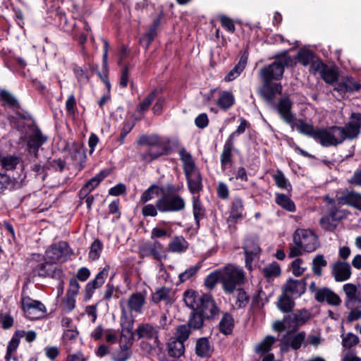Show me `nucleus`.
Instances as JSON below:
<instances>
[{
  "instance_id": "obj_8",
  "label": "nucleus",
  "mask_w": 361,
  "mask_h": 361,
  "mask_svg": "<svg viewBox=\"0 0 361 361\" xmlns=\"http://www.w3.org/2000/svg\"><path fill=\"white\" fill-rule=\"evenodd\" d=\"M342 133L340 126H337L317 128L314 140L324 147L337 146L343 142Z\"/></svg>"
},
{
  "instance_id": "obj_12",
  "label": "nucleus",
  "mask_w": 361,
  "mask_h": 361,
  "mask_svg": "<svg viewBox=\"0 0 361 361\" xmlns=\"http://www.w3.org/2000/svg\"><path fill=\"white\" fill-rule=\"evenodd\" d=\"M361 128V114L353 113L350 117L349 122L345 127H341L343 141L346 139L353 140L360 133Z\"/></svg>"
},
{
  "instance_id": "obj_34",
  "label": "nucleus",
  "mask_w": 361,
  "mask_h": 361,
  "mask_svg": "<svg viewBox=\"0 0 361 361\" xmlns=\"http://www.w3.org/2000/svg\"><path fill=\"white\" fill-rule=\"evenodd\" d=\"M185 352L184 343L174 338H171L168 343V353L169 356L175 358L181 357Z\"/></svg>"
},
{
  "instance_id": "obj_58",
  "label": "nucleus",
  "mask_w": 361,
  "mask_h": 361,
  "mask_svg": "<svg viewBox=\"0 0 361 361\" xmlns=\"http://www.w3.org/2000/svg\"><path fill=\"white\" fill-rule=\"evenodd\" d=\"M232 161V149L224 147L221 154L220 161L221 166L223 170L227 169L228 166L231 163Z\"/></svg>"
},
{
  "instance_id": "obj_46",
  "label": "nucleus",
  "mask_w": 361,
  "mask_h": 361,
  "mask_svg": "<svg viewBox=\"0 0 361 361\" xmlns=\"http://www.w3.org/2000/svg\"><path fill=\"white\" fill-rule=\"evenodd\" d=\"M171 289L166 287L158 288L152 296V300L155 303L161 301L169 302L170 300Z\"/></svg>"
},
{
  "instance_id": "obj_42",
  "label": "nucleus",
  "mask_w": 361,
  "mask_h": 361,
  "mask_svg": "<svg viewBox=\"0 0 361 361\" xmlns=\"http://www.w3.org/2000/svg\"><path fill=\"white\" fill-rule=\"evenodd\" d=\"M158 91L157 89L152 90L147 96L143 99L142 102L137 107V111L141 114L145 113L148 111L153 101L157 96Z\"/></svg>"
},
{
  "instance_id": "obj_50",
  "label": "nucleus",
  "mask_w": 361,
  "mask_h": 361,
  "mask_svg": "<svg viewBox=\"0 0 361 361\" xmlns=\"http://www.w3.org/2000/svg\"><path fill=\"white\" fill-rule=\"evenodd\" d=\"M221 283V275L220 269L210 273L204 279V285L208 289H214L217 283Z\"/></svg>"
},
{
  "instance_id": "obj_48",
  "label": "nucleus",
  "mask_w": 361,
  "mask_h": 361,
  "mask_svg": "<svg viewBox=\"0 0 361 361\" xmlns=\"http://www.w3.org/2000/svg\"><path fill=\"white\" fill-rule=\"evenodd\" d=\"M0 97L10 108L20 109V104L17 99L8 90H1Z\"/></svg>"
},
{
  "instance_id": "obj_64",
  "label": "nucleus",
  "mask_w": 361,
  "mask_h": 361,
  "mask_svg": "<svg viewBox=\"0 0 361 361\" xmlns=\"http://www.w3.org/2000/svg\"><path fill=\"white\" fill-rule=\"evenodd\" d=\"M298 62L303 65L307 66L312 59V54L309 51H300L297 56Z\"/></svg>"
},
{
  "instance_id": "obj_45",
  "label": "nucleus",
  "mask_w": 361,
  "mask_h": 361,
  "mask_svg": "<svg viewBox=\"0 0 361 361\" xmlns=\"http://www.w3.org/2000/svg\"><path fill=\"white\" fill-rule=\"evenodd\" d=\"M281 267L276 262H273L266 265L263 269L262 273L268 279L278 277L281 275Z\"/></svg>"
},
{
  "instance_id": "obj_33",
  "label": "nucleus",
  "mask_w": 361,
  "mask_h": 361,
  "mask_svg": "<svg viewBox=\"0 0 361 361\" xmlns=\"http://www.w3.org/2000/svg\"><path fill=\"white\" fill-rule=\"evenodd\" d=\"M164 190V185L159 186L153 184L148 189L145 190L140 196V202L142 203H146L155 197H161Z\"/></svg>"
},
{
  "instance_id": "obj_39",
  "label": "nucleus",
  "mask_w": 361,
  "mask_h": 361,
  "mask_svg": "<svg viewBox=\"0 0 361 361\" xmlns=\"http://www.w3.org/2000/svg\"><path fill=\"white\" fill-rule=\"evenodd\" d=\"M20 157L16 155H7L1 157V164L6 171L14 170L20 162Z\"/></svg>"
},
{
  "instance_id": "obj_18",
  "label": "nucleus",
  "mask_w": 361,
  "mask_h": 361,
  "mask_svg": "<svg viewBox=\"0 0 361 361\" xmlns=\"http://www.w3.org/2000/svg\"><path fill=\"white\" fill-rule=\"evenodd\" d=\"M346 215L347 213L345 211L332 209L321 219L320 224L324 229L332 231Z\"/></svg>"
},
{
  "instance_id": "obj_27",
  "label": "nucleus",
  "mask_w": 361,
  "mask_h": 361,
  "mask_svg": "<svg viewBox=\"0 0 361 361\" xmlns=\"http://www.w3.org/2000/svg\"><path fill=\"white\" fill-rule=\"evenodd\" d=\"M146 302L145 295L140 292L131 294L127 300V307L130 312L141 314Z\"/></svg>"
},
{
  "instance_id": "obj_30",
  "label": "nucleus",
  "mask_w": 361,
  "mask_h": 361,
  "mask_svg": "<svg viewBox=\"0 0 361 361\" xmlns=\"http://www.w3.org/2000/svg\"><path fill=\"white\" fill-rule=\"evenodd\" d=\"M244 210L242 200L239 197L234 198L231 202L228 221L236 222L238 220L243 219L245 216Z\"/></svg>"
},
{
  "instance_id": "obj_60",
  "label": "nucleus",
  "mask_w": 361,
  "mask_h": 361,
  "mask_svg": "<svg viewBox=\"0 0 361 361\" xmlns=\"http://www.w3.org/2000/svg\"><path fill=\"white\" fill-rule=\"evenodd\" d=\"M75 25V21L72 20V22H69L65 14H61L59 16V26L63 32L70 33Z\"/></svg>"
},
{
  "instance_id": "obj_53",
  "label": "nucleus",
  "mask_w": 361,
  "mask_h": 361,
  "mask_svg": "<svg viewBox=\"0 0 361 361\" xmlns=\"http://www.w3.org/2000/svg\"><path fill=\"white\" fill-rule=\"evenodd\" d=\"M250 300V297L243 288L237 289L236 300L235 307L237 309H242L247 306Z\"/></svg>"
},
{
  "instance_id": "obj_29",
  "label": "nucleus",
  "mask_w": 361,
  "mask_h": 361,
  "mask_svg": "<svg viewBox=\"0 0 361 361\" xmlns=\"http://www.w3.org/2000/svg\"><path fill=\"white\" fill-rule=\"evenodd\" d=\"M311 318V312L302 309L295 311L294 313L288 315V319L290 321V327L296 328L305 324Z\"/></svg>"
},
{
  "instance_id": "obj_15",
  "label": "nucleus",
  "mask_w": 361,
  "mask_h": 361,
  "mask_svg": "<svg viewBox=\"0 0 361 361\" xmlns=\"http://www.w3.org/2000/svg\"><path fill=\"white\" fill-rule=\"evenodd\" d=\"M331 274L336 282H343L351 277L352 269L348 262L337 260L331 266Z\"/></svg>"
},
{
  "instance_id": "obj_10",
  "label": "nucleus",
  "mask_w": 361,
  "mask_h": 361,
  "mask_svg": "<svg viewBox=\"0 0 361 361\" xmlns=\"http://www.w3.org/2000/svg\"><path fill=\"white\" fill-rule=\"evenodd\" d=\"M133 335L131 332L122 331L119 338V348L112 353V359L114 361H126L132 354Z\"/></svg>"
},
{
  "instance_id": "obj_24",
  "label": "nucleus",
  "mask_w": 361,
  "mask_h": 361,
  "mask_svg": "<svg viewBox=\"0 0 361 361\" xmlns=\"http://www.w3.org/2000/svg\"><path fill=\"white\" fill-rule=\"evenodd\" d=\"M22 308L27 314H40L41 315L46 312V307L39 301L35 300L28 296L23 297L21 299Z\"/></svg>"
},
{
  "instance_id": "obj_41",
  "label": "nucleus",
  "mask_w": 361,
  "mask_h": 361,
  "mask_svg": "<svg viewBox=\"0 0 361 361\" xmlns=\"http://www.w3.org/2000/svg\"><path fill=\"white\" fill-rule=\"evenodd\" d=\"M235 98L230 92H224L218 99L217 105L223 110L226 111L234 104Z\"/></svg>"
},
{
  "instance_id": "obj_32",
  "label": "nucleus",
  "mask_w": 361,
  "mask_h": 361,
  "mask_svg": "<svg viewBox=\"0 0 361 361\" xmlns=\"http://www.w3.org/2000/svg\"><path fill=\"white\" fill-rule=\"evenodd\" d=\"M247 62V56L243 54L237 64L227 73L224 78L226 82H231L237 78L244 71Z\"/></svg>"
},
{
  "instance_id": "obj_63",
  "label": "nucleus",
  "mask_w": 361,
  "mask_h": 361,
  "mask_svg": "<svg viewBox=\"0 0 361 361\" xmlns=\"http://www.w3.org/2000/svg\"><path fill=\"white\" fill-rule=\"evenodd\" d=\"M13 325V318L8 313L0 312V326L8 329Z\"/></svg>"
},
{
  "instance_id": "obj_11",
  "label": "nucleus",
  "mask_w": 361,
  "mask_h": 361,
  "mask_svg": "<svg viewBox=\"0 0 361 361\" xmlns=\"http://www.w3.org/2000/svg\"><path fill=\"white\" fill-rule=\"evenodd\" d=\"M139 253L142 257H152L157 261L166 257L164 245L158 240L142 243L139 247Z\"/></svg>"
},
{
  "instance_id": "obj_14",
  "label": "nucleus",
  "mask_w": 361,
  "mask_h": 361,
  "mask_svg": "<svg viewBox=\"0 0 361 361\" xmlns=\"http://www.w3.org/2000/svg\"><path fill=\"white\" fill-rule=\"evenodd\" d=\"M245 255V266L251 270L252 263L255 257L260 253L259 239L257 237H249L245 240L243 247Z\"/></svg>"
},
{
  "instance_id": "obj_52",
  "label": "nucleus",
  "mask_w": 361,
  "mask_h": 361,
  "mask_svg": "<svg viewBox=\"0 0 361 361\" xmlns=\"http://www.w3.org/2000/svg\"><path fill=\"white\" fill-rule=\"evenodd\" d=\"M276 202L288 212H294L295 210V204L287 195L277 194Z\"/></svg>"
},
{
  "instance_id": "obj_7",
  "label": "nucleus",
  "mask_w": 361,
  "mask_h": 361,
  "mask_svg": "<svg viewBox=\"0 0 361 361\" xmlns=\"http://www.w3.org/2000/svg\"><path fill=\"white\" fill-rule=\"evenodd\" d=\"M342 290L345 293L344 305L350 310L347 320L352 322L361 318V307H355V303L361 304V295H355L356 285L352 283H348L343 286Z\"/></svg>"
},
{
  "instance_id": "obj_20",
  "label": "nucleus",
  "mask_w": 361,
  "mask_h": 361,
  "mask_svg": "<svg viewBox=\"0 0 361 361\" xmlns=\"http://www.w3.org/2000/svg\"><path fill=\"white\" fill-rule=\"evenodd\" d=\"M109 267L106 266L102 269L94 277V279L89 281L85 286V298L90 299L94 291L100 288L105 282L109 275Z\"/></svg>"
},
{
  "instance_id": "obj_6",
  "label": "nucleus",
  "mask_w": 361,
  "mask_h": 361,
  "mask_svg": "<svg viewBox=\"0 0 361 361\" xmlns=\"http://www.w3.org/2000/svg\"><path fill=\"white\" fill-rule=\"evenodd\" d=\"M221 275V285L223 290L227 294H232L237 286L245 282V272L242 268L228 264L220 269Z\"/></svg>"
},
{
  "instance_id": "obj_5",
  "label": "nucleus",
  "mask_w": 361,
  "mask_h": 361,
  "mask_svg": "<svg viewBox=\"0 0 361 361\" xmlns=\"http://www.w3.org/2000/svg\"><path fill=\"white\" fill-rule=\"evenodd\" d=\"M178 189L171 184L164 185L163 194L158 198L160 212H177L185 209V200L178 194Z\"/></svg>"
},
{
  "instance_id": "obj_22",
  "label": "nucleus",
  "mask_w": 361,
  "mask_h": 361,
  "mask_svg": "<svg viewBox=\"0 0 361 361\" xmlns=\"http://www.w3.org/2000/svg\"><path fill=\"white\" fill-rule=\"evenodd\" d=\"M315 299L319 302H327L331 306H339L342 300L339 295L329 288H323L317 290Z\"/></svg>"
},
{
  "instance_id": "obj_47",
  "label": "nucleus",
  "mask_w": 361,
  "mask_h": 361,
  "mask_svg": "<svg viewBox=\"0 0 361 361\" xmlns=\"http://www.w3.org/2000/svg\"><path fill=\"white\" fill-rule=\"evenodd\" d=\"M137 143L140 145L159 146L162 143L160 137L157 135H142L140 136Z\"/></svg>"
},
{
  "instance_id": "obj_35",
  "label": "nucleus",
  "mask_w": 361,
  "mask_h": 361,
  "mask_svg": "<svg viewBox=\"0 0 361 361\" xmlns=\"http://www.w3.org/2000/svg\"><path fill=\"white\" fill-rule=\"evenodd\" d=\"M294 298L282 291L277 301L278 308L283 312H290L295 306Z\"/></svg>"
},
{
  "instance_id": "obj_49",
  "label": "nucleus",
  "mask_w": 361,
  "mask_h": 361,
  "mask_svg": "<svg viewBox=\"0 0 361 361\" xmlns=\"http://www.w3.org/2000/svg\"><path fill=\"white\" fill-rule=\"evenodd\" d=\"M204 319H206L198 311H194L191 314L188 325L193 329H199L202 327Z\"/></svg>"
},
{
  "instance_id": "obj_21",
  "label": "nucleus",
  "mask_w": 361,
  "mask_h": 361,
  "mask_svg": "<svg viewBox=\"0 0 361 361\" xmlns=\"http://www.w3.org/2000/svg\"><path fill=\"white\" fill-rule=\"evenodd\" d=\"M179 156L183 164V169L187 180H192V178L198 175V171L192 155L190 152H187L185 148H182L179 151Z\"/></svg>"
},
{
  "instance_id": "obj_17",
  "label": "nucleus",
  "mask_w": 361,
  "mask_h": 361,
  "mask_svg": "<svg viewBox=\"0 0 361 361\" xmlns=\"http://www.w3.org/2000/svg\"><path fill=\"white\" fill-rule=\"evenodd\" d=\"M293 102L288 97L281 98L275 105L281 118L289 125H293L295 116L292 112Z\"/></svg>"
},
{
  "instance_id": "obj_54",
  "label": "nucleus",
  "mask_w": 361,
  "mask_h": 361,
  "mask_svg": "<svg viewBox=\"0 0 361 361\" xmlns=\"http://www.w3.org/2000/svg\"><path fill=\"white\" fill-rule=\"evenodd\" d=\"M102 248L103 245L102 242L98 239L94 240L90 246L89 258L92 261L98 259L100 257Z\"/></svg>"
},
{
  "instance_id": "obj_37",
  "label": "nucleus",
  "mask_w": 361,
  "mask_h": 361,
  "mask_svg": "<svg viewBox=\"0 0 361 361\" xmlns=\"http://www.w3.org/2000/svg\"><path fill=\"white\" fill-rule=\"evenodd\" d=\"M219 326L221 333L224 335L231 334L234 328V319L233 316L228 312L224 313Z\"/></svg>"
},
{
  "instance_id": "obj_23",
  "label": "nucleus",
  "mask_w": 361,
  "mask_h": 361,
  "mask_svg": "<svg viewBox=\"0 0 361 361\" xmlns=\"http://www.w3.org/2000/svg\"><path fill=\"white\" fill-rule=\"evenodd\" d=\"M306 283L305 280H295L290 279L283 286L282 291L290 295L292 298H297L302 295L306 290Z\"/></svg>"
},
{
  "instance_id": "obj_16",
  "label": "nucleus",
  "mask_w": 361,
  "mask_h": 361,
  "mask_svg": "<svg viewBox=\"0 0 361 361\" xmlns=\"http://www.w3.org/2000/svg\"><path fill=\"white\" fill-rule=\"evenodd\" d=\"M54 264L51 262L37 264L32 269L33 274L41 277L60 278L63 271Z\"/></svg>"
},
{
  "instance_id": "obj_9",
  "label": "nucleus",
  "mask_w": 361,
  "mask_h": 361,
  "mask_svg": "<svg viewBox=\"0 0 361 361\" xmlns=\"http://www.w3.org/2000/svg\"><path fill=\"white\" fill-rule=\"evenodd\" d=\"M73 254L72 249L65 241L52 244L45 252L47 259L54 264L66 262Z\"/></svg>"
},
{
  "instance_id": "obj_1",
  "label": "nucleus",
  "mask_w": 361,
  "mask_h": 361,
  "mask_svg": "<svg viewBox=\"0 0 361 361\" xmlns=\"http://www.w3.org/2000/svg\"><path fill=\"white\" fill-rule=\"evenodd\" d=\"M275 61L271 64L260 70L259 75L262 80V86L259 90L262 97L268 103L273 102L277 94L282 92V85L280 81L283 75L284 68L291 62V58L286 52L276 55Z\"/></svg>"
},
{
  "instance_id": "obj_62",
  "label": "nucleus",
  "mask_w": 361,
  "mask_h": 361,
  "mask_svg": "<svg viewBox=\"0 0 361 361\" xmlns=\"http://www.w3.org/2000/svg\"><path fill=\"white\" fill-rule=\"evenodd\" d=\"M99 183V182H86L85 185L80 189L79 192V197L80 199L85 198L91 191L97 188Z\"/></svg>"
},
{
  "instance_id": "obj_40",
  "label": "nucleus",
  "mask_w": 361,
  "mask_h": 361,
  "mask_svg": "<svg viewBox=\"0 0 361 361\" xmlns=\"http://www.w3.org/2000/svg\"><path fill=\"white\" fill-rule=\"evenodd\" d=\"M195 351L199 357H208L210 355L211 351V348L208 339L206 338H201L197 340Z\"/></svg>"
},
{
  "instance_id": "obj_51",
  "label": "nucleus",
  "mask_w": 361,
  "mask_h": 361,
  "mask_svg": "<svg viewBox=\"0 0 361 361\" xmlns=\"http://www.w3.org/2000/svg\"><path fill=\"white\" fill-rule=\"evenodd\" d=\"M275 341L276 338L274 336H267L264 339L256 346V353L258 354H264L268 352Z\"/></svg>"
},
{
  "instance_id": "obj_13",
  "label": "nucleus",
  "mask_w": 361,
  "mask_h": 361,
  "mask_svg": "<svg viewBox=\"0 0 361 361\" xmlns=\"http://www.w3.org/2000/svg\"><path fill=\"white\" fill-rule=\"evenodd\" d=\"M47 137L44 135L38 127H35L27 137V152L35 159L38 157L39 149L47 142Z\"/></svg>"
},
{
  "instance_id": "obj_44",
  "label": "nucleus",
  "mask_w": 361,
  "mask_h": 361,
  "mask_svg": "<svg viewBox=\"0 0 361 361\" xmlns=\"http://www.w3.org/2000/svg\"><path fill=\"white\" fill-rule=\"evenodd\" d=\"M327 261L325 259L323 255H317L312 259V269L314 275L320 276L322 275L323 267H326Z\"/></svg>"
},
{
  "instance_id": "obj_38",
  "label": "nucleus",
  "mask_w": 361,
  "mask_h": 361,
  "mask_svg": "<svg viewBox=\"0 0 361 361\" xmlns=\"http://www.w3.org/2000/svg\"><path fill=\"white\" fill-rule=\"evenodd\" d=\"M305 333L304 331H300L289 336L283 343V345L290 346L293 350H298L300 348L302 345L305 343Z\"/></svg>"
},
{
  "instance_id": "obj_36",
  "label": "nucleus",
  "mask_w": 361,
  "mask_h": 361,
  "mask_svg": "<svg viewBox=\"0 0 361 361\" xmlns=\"http://www.w3.org/2000/svg\"><path fill=\"white\" fill-rule=\"evenodd\" d=\"M290 126L292 127L295 126L300 133L314 140L317 128L315 129L312 124L307 123L303 119H299L295 124L293 123V125Z\"/></svg>"
},
{
  "instance_id": "obj_28",
  "label": "nucleus",
  "mask_w": 361,
  "mask_h": 361,
  "mask_svg": "<svg viewBox=\"0 0 361 361\" xmlns=\"http://www.w3.org/2000/svg\"><path fill=\"white\" fill-rule=\"evenodd\" d=\"M70 153L75 167L80 170L83 169L87 159L85 149L80 145L74 143L70 149Z\"/></svg>"
},
{
  "instance_id": "obj_59",
  "label": "nucleus",
  "mask_w": 361,
  "mask_h": 361,
  "mask_svg": "<svg viewBox=\"0 0 361 361\" xmlns=\"http://www.w3.org/2000/svg\"><path fill=\"white\" fill-rule=\"evenodd\" d=\"M158 212H159V209L158 207V199L157 200L155 204H147L145 205L142 209V214L144 216H157L158 214Z\"/></svg>"
},
{
  "instance_id": "obj_2",
  "label": "nucleus",
  "mask_w": 361,
  "mask_h": 361,
  "mask_svg": "<svg viewBox=\"0 0 361 361\" xmlns=\"http://www.w3.org/2000/svg\"><path fill=\"white\" fill-rule=\"evenodd\" d=\"M183 300L188 307L200 312L206 319H214L219 315L220 308L209 293L200 294L193 290H188L183 294Z\"/></svg>"
},
{
  "instance_id": "obj_25",
  "label": "nucleus",
  "mask_w": 361,
  "mask_h": 361,
  "mask_svg": "<svg viewBox=\"0 0 361 361\" xmlns=\"http://www.w3.org/2000/svg\"><path fill=\"white\" fill-rule=\"evenodd\" d=\"M338 203L351 205L361 209V195L353 191L342 190L336 195Z\"/></svg>"
},
{
  "instance_id": "obj_43",
  "label": "nucleus",
  "mask_w": 361,
  "mask_h": 361,
  "mask_svg": "<svg viewBox=\"0 0 361 361\" xmlns=\"http://www.w3.org/2000/svg\"><path fill=\"white\" fill-rule=\"evenodd\" d=\"M192 208H193V215L195 219V221L197 225H199V222L201 219H202L205 214V210L202 207L201 202L200 201L199 196H193L192 198Z\"/></svg>"
},
{
  "instance_id": "obj_55",
  "label": "nucleus",
  "mask_w": 361,
  "mask_h": 361,
  "mask_svg": "<svg viewBox=\"0 0 361 361\" xmlns=\"http://www.w3.org/2000/svg\"><path fill=\"white\" fill-rule=\"evenodd\" d=\"M201 264L198 263L194 266H192L187 269L185 271L182 272L179 274L180 281L183 283L189 279H190L193 276H195L198 270L200 269Z\"/></svg>"
},
{
  "instance_id": "obj_57",
  "label": "nucleus",
  "mask_w": 361,
  "mask_h": 361,
  "mask_svg": "<svg viewBox=\"0 0 361 361\" xmlns=\"http://www.w3.org/2000/svg\"><path fill=\"white\" fill-rule=\"evenodd\" d=\"M190 327L188 324L180 325L177 328L175 338L176 339L184 343L190 334Z\"/></svg>"
},
{
  "instance_id": "obj_61",
  "label": "nucleus",
  "mask_w": 361,
  "mask_h": 361,
  "mask_svg": "<svg viewBox=\"0 0 361 361\" xmlns=\"http://www.w3.org/2000/svg\"><path fill=\"white\" fill-rule=\"evenodd\" d=\"M303 260L300 258H297L291 263L293 274L295 276H301L306 270V267H302Z\"/></svg>"
},
{
  "instance_id": "obj_31",
  "label": "nucleus",
  "mask_w": 361,
  "mask_h": 361,
  "mask_svg": "<svg viewBox=\"0 0 361 361\" xmlns=\"http://www.w3.org/2000/svg\"><path fill=\"white\" fill-rule=\"evenodd\" d=\"M188 248V243L183 236H174L168 245V250L173 253L185 252Z\"/></svg>"
},
{
  "instance_id": "obj_56",
  "label": "nucleus",
  "mask_w": 361,
  "mask_h": 361,
  "mask_svg": "<svg viewBox=\"0 0 361 361\" xmlns=\"http://www.w3.org/2000/svg\"><path fill=\"white\" fill-rule=\"evenodd\" d=\"M359 338L353 333L342 336V345L345 348H350L359 343Z\"/></svg>"
},
{
  "instance_id": "obj_19",
  "label": "nucleus",
  "mask_w": 361,
  "mask_h": 361,
  "mask_svg": "<svg viewBox=\"0 0 361 361\" xmlns=\"http://www.w3.org/2000/svg\"><path fill=\"white\" fill-rule=\"evenodd\" d=\"M312 68L320 74L321 78L326 83L332 85L338 80L337 71L329 67L321 61L314 62L312 64Z\"/></svg>"
},
{
  "instance_id": "obj_3",
  "label": "nucleus",
  "mask_w": 361,
  "mask_h": 361,
  "mask_svg": "<svg viewBox=\"0 0 361 361\" xmlns=\"http://www.w3.org/2000/svg\"><path fill=\"white\" fill-rule=\"evenodd\" d=\"M134 335L140 340V348L145 355L157 353L161 348L158 328L149 323L140 324Z\"/></svg>"
},
{
  "instance_id": "obj_26",
  "label": "nucleus",
  "mask_w": 361,
  "mask_h": 361,
  "mask_svg": "<svg viewBox=\"0 0 361 361\" xmlns=\"http://www.w3.org/2000/svg\"><path fill=\"white\" fill-rule=\"evenodd\" d=\"M167 152L168 148L162 142L159 146H151L147 151L140 152V157L143 161L149 163L159 157L167 154Z\"/></svg>"
},
{
  "instance_id": "obj_4",
  "label": "nucleus",
  "mask_w": 361,
  "mask_h": 361,
  "mask_svg": "<svg viewBox=\"0 0 361 361\" xmlns=\"http://www.w3.org/2000/svg\"><path fill=\"white\" fill-rule=\"evenodd\" d=\"M293 245L290 246L288 257L293 258L303 252H312L319 247L317 235L310 229H297L293 235Z\"/></svg>"
}]
</instances>
